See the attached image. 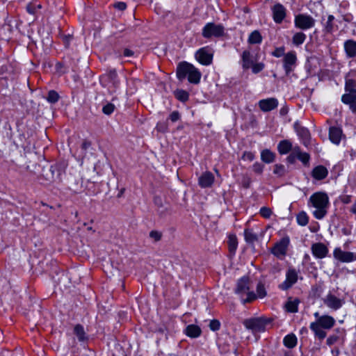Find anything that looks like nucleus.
I'll return each mask as SVG.
<instances>
[{
  "label": "nucleus",
  "mask_w": 356,
  "mask_h": 356,
  "mask_svg": "<svg viewBox=\"0 0 356 356\" xmlns=\"http://www.w3.org/2000/svg\"><path fill=\"white\" fill-rule=\"evenodd\" d=\"M177 76L179 80H183L188 76L189 82L197 84L200 81L201 73L192 64L187 62H181L177 66Z\"/></svg>",
  "instance_id": "obj_1"
},
{
  "label": "nucleus",
  "mask_w": 356,
  "mask_h": 356,
  "mask_svg": "<svg viewBox=\"0 0 356 356\" xmlns=\"http://www.w3.org/2000/svg\"><path fill=\"white\" fill-rule=\"evenodd\" d=\"M309 200L316 208L313 212L314 216L318 220L323 218L327 213L329 204L327 194L321 192L315 193L310 197Z\"/></svg>",
  "instance_id": "obj_2"
},
{
  "label": "nucleus",
  "mask_w": 356,
  "mask_h": 356,
  "mask_svg": "<svg viewBox=\"0 0 356 356\" xmlns=\"http://www.w3.org/2000/svg\"><path fill=\"white\" fill-rule=\"evenodd\" d=\"M235 293L239 296L243 304L250 302L257 298L254 292L250 290V280L248 277H243L238 280Z\"/></svg>",
  "instance_id": "obj_3"
},
{
  "label": "nucleus",
  "mask_w": 356,
  "mask_h": 356,
  "mask_svg": "<svg viewBox=\"0 0 356 356\" xmlns=\"http://www.w3.org/2000/svg\"><path fill=\"white\" fill-rule=\"evenodd\" d=\"M225 27L222 24L209 22L202 29V35L204 38H219L224 35Z\"/></svg>",
  "instance_id": "obj_4"
},
{
  "label": "nucleus",
  "mask_w": 356,
  "mask_h": 356,
  "mask_svg": "<svg viewBox=\"0 0 356 356\" xmlns=\"http://www.w3.org/2000/svg\"><path fill=\"white\" fill-rule=\"evenodd\" d=\"M213 51L209 47L198 49L195 54V59L203 65H209L212 63Z\"/></svg>",
  "instance_id": "obj_5"
},
{
  "label": "nucleus",
  "mask_w": 356,
  "mask_h": 356,
  "mask_svg": "<svg viewBox=\"0 0 356 356\" xmlns=\"http://www.w3.org/2000/svg\"><path fill=\"white\" fill-rule=\"evenodd\" d=\"M269 321L264 318H254L247 319L244 321V325L246 328L251 330L254 332H262L265 330L266 325Z\"/></svg>",
  "instance_id": "obj_6"
},
{
  "label": "nucleus",
  "mask_w": 356,
  "mask_h": 356,
  "mask_svg": "<svg viewBox=\"0 0 356 356\" xmlns=\"http://www.w3.org/2000/svg\"><path fill=\"white\" fill-rule=\"evenodd\" d=\"M315 20L309 15H298L295 18V24L301 29H308L314 26Z\"/></svg>",
  "instance_id": "obj_7"
},
{
  "label": "nucleus",
  "mask_w": 356,
  "mask_h": 356,
  "mask_svg": "<svg viewBox=\"0 0 356 356\" xmlns=\"http://www.w3.org/2000/svg\"><path fill=\"white\" fill-rule=\"evenodd\" d=\"M289 238L284 237L274 245L272 253L277 257H283L286 254L287 248L289 245Z\"/></svg>",
  "instance_id": "obj_8"
},
{
  "label": "nucleus",
  "mask_w": 356,
  "mask_h": 356,
  "mask_svg": "<svg viewBox=\"0 0 356 356\" xmlns=\"http://www.w3.org/2000/svg\"><path fill=\"white\" fill-rule=\"evenodd\" d=\"M298 280V273L295 269H289L286 275V280L280 285L282 290H287Z\"/></svg>",
  "instance_id": "obj_9"
},
{
  "label": "nucleus",
  "mask_w": 356,
  "mask_h": 356,
  "mask_svg": "<svg viewBox=\"0 0 356 356\" xmlns=\"http://www.w3.org/2000/svg\"><path fill=\"white\" fill-rule=\"evenodd\" d=\"M334 257L335 259L342 262H351L356 260V254L351 252H344L339 248L334 250Z\"/></svg>",
  "instance_id": "obj_10"
},
{
  "label": "nucleus",
  "mask_w": 356,
  "mask_h": 356,
  "mask_svg": "<svg viewBox=\"0 0 356 356\" xmlns=\"http://www.w3.org/2000/svg\"><path fill=\"white\" fill-rule=\"evenodd\" d=\"M323 302L329 308L332 309L334 310H337L341 307L343 301V300L338 298L333 294L328 293L323 299Z\"/></svg>",
  "instance_id": "obj_11"
},
{
  "label": "nucleus",
  "mask_w": 356,
  "mask_h": 356,
  "mask_svg": "<svg viewBox=\"0 0 356 356\" xmlns=\"http://www.w3.org/2000/svg\"><path fill=\"white\" fill-rule=\"evenodd\" d=\"M258 104L262 111L268 112L277 107L278 101L275 98H268L260 100Z\"/></svg>",
  "instance_id": "obj_12"
},
{
  "label": "nucleus",
  "mask_w": 356,
  "mask_h": 356,
  "mask_svg": "<svg viewBox=\"0 0 356 356\" xmlns=\"http://www.w3.org/2000/svg\"><path fill=\"white\" fill-rule=\"evenodd\" d=\"M296 60V54L293 51L288 52L284 55L283 60L284 68L286 74H289L292 71L293 66L295 65Z\"/></svg>",
  "instance_id": "obj_13"
},
{
  "label": "nucleus",
  "mask_w": 356,
  "mask_h": 356,
  "mask_svg": "<svg viewBox=\"0 0 356 356\" xmlns=\"http://www.w3.org/2000/svg\"><path fill=\"white\" fill-rule=\"evenodd\" d=\"M273 19L276 23H281L286 16V9L280 3H276L272 8Z\"/></svg>",
  "instance_id": "obj_14"
},
{
  "label": "nucleus",
  "mask_w": 356,
  "mask_h": 356,
  "mask_svg": "<svg viewBox=\"0 0 356 356\" xmlns=\"http://www.w3.org/2000/svg\"><path fill=\"white\" fill-rule=\"evenodd\" d=\"M314 323H316L318 325L319 327L329 330L332 328L334 323L335 320L333 317L328 316V315H323L318 318L316 321L314 322Z\"/></svg>",
  "instance_id": "obj_15"
},
{
  "label": "nucleus",
  "mask_w": 356,
  "mask_h": 356,
  "mask_svg": "<svg viewBox=\"0 0 356 356\" xmlns=\"http://www.w3.org/2000/svg\"><path fill=\"white\" fill-rule=\"evenodd\" d=\"M312 251L316 257L322 259L326 257L328 249L323 243H316L312 245Z\"/></svg>",
  "instance_id": "obj_16"
},
{
  "label": "nucleus",
  "mask_w": 356,
  "mask_h": 356,
  "mask_svg": "<svg viewBox=\"0 0 356 356\" xmlns=\"http://www.w3.org/2000/svg\"><path fill=\"white\" fill-rule=\"evenodd\" d=\"M341 102L349 105L350 109L356 113V94L346 92L341 97Z\"/></svg>",
  "instance_id": "obj_17"
},
{
  "label": "nucleus",
  "mask_w": 356,
  "mask_h": 356,
  "mask_svg": "<svg viewBox=\"0 0 356 356\" xmlns=\"http://www.w3.org/2000/svg\"><path fill=\"white\" fill-rule=\"evenodd\" d=\"M214 181V177L210 172H204L198 179L199 184L202 188L210 187Z\"/></svg>",
  "instance_id": "obj_18"
},
{
  "label": "nucleus",
  "mask_w": 356,
  "mask_h": 356,
  "mask_svg": "<svg viewBox=\"0 0 356 356\" xmlns=\"http://www.w3.org/2000/svg\"><path fill=\"white\" fill-rule=\"evenodd\" d=\"M341 135L342 131L341 129L335 127L330 128L329 138L333 143L338 145L341 141Z\"/></svg>",
  "instance_id": "obj_19"
},
{
  "label": "nucleus",
  "mask_w": 356,
  "mask_h": 356,
  "mask_svg": "<svg viewBox=\"0 0 356 356\" xmlns=\"http://www.w3.org/2000/svg\"><path fill=\"white\" fill-rule=\"evenodd\" d=\"M344 49L348 58L356 56V42L353 40H348L344 42Z\"/></svg>",
  "instance_id": "obj_20"
},
{
  "label": "nucleus",
  "mask_w": 356,
  "mask_h": 356,
  "mask_svg": "<svg viewBox=\"0 0 356 356\" xmlns=\"http://www.w3.org/2000/svg\"><path fill=\"white\" fill-rule=\"evenodd\" d=\"M184 332L189 337L197 338L201 334L202 331L199 326L191 324L186 327Z\"/></svg>",
  "instance_id": "obj_21"
},
{
  "label": "nucleus",
  "mask_w": 356,
  "mask_h": 356,
  "mask_svg": "<svg viewBox=\"0 0 356 356\" xmlns=\"http://www.w3.org/2000/svg\"><path fill=\"white\" fill-rule=\"evenodd\" d=\"M242 66L243 69H249L250 66L254 63L253 57L251 56L250 52L245 50L242 54Z\"/></svg>",
  "instance_id": "obj_22"
},
{
  "label": "nucleus",
  "mask_w": 356,
  "mask_h": 356,
  "mask_svg": "<svg viewBox=\"0 0 356 356\" xmlns=\"http://www.w3.org/2000/svg\"><path fill=\"white\" fill-rule=\"evenodd\" d=\"M327 175V170L323 165H318L312 170V176L314 179L321 180Z\"/></svg>",
  "instance_id": "obj_23"
},
{
  "label": "nucleus",
  "mask_w": 356,
  "mask_h": 356,
  "mask_svg": "<svg viewBox=\"0 0 356 356\" xmlns=\"http://www.w3.org/2000/svg\"><path fill=\"white\" fill-rule=\"evenodd\" d=\"M297 133L301 138L304 145L307 146L309 144L311 136L309 130L305 127H300L298 129Z\"/></svg>",
  "instance_id": "obj_24"
},
{
  "label": "nucleus",
  "mask_w": 356,
  "mask_h": 356,
  "mask_svg": "<svg viewBox=\"0 0 356 356\" xmlns=\"http://www.w3.org/2000/svg\"><path fill=\"white\" fill-rule=\"evenodd\" d=\"M277 149L280 154H286L291 150L292 144L289 140H284L279 143Z\"/></svg>",
  "instance_id": "obj_25"
},
{
  "label": "nucleus",
  "mask_w": 356,
  "mask_h": 356,
  "mask_svg": "<svg viewBox=\"0 0 356 356\" xmlns=\"http://www.w3.org/2000/svg\"><path fill=\"white\" fill-rule=\"evenodd\" d=\"M309 327L314 332L315 336L319 339L322 340L325 338L326 332L316 323H312Z\"/></svg>",
  "instance_id": "obj_26"
},
{
  "label": "nucleus",
  "mask_w": 356,
  "mask_h": 356,
  "mask_svg": "<svg viewBox=\"0 0 356 356\" xmlns=\"http://www.w3.org/2000/svg\"><path fill=\"white\" fill-rule=\"evenodd\" d=\"M275 157V154L268 149L263 150L261 153V159L266 163H273Z\"/></svg>",
  "instance_id": "obj_27"
},
{
  "label": "nucleus",
  "mask_w": 356,
  "mask_h": 356,
  "mask_svg": "<svg viewBox=\"0 0 356 356\" xmlns=\"http://www.w3.org/2000/svg\"><path fill=\"white\" fill-rule=\"evenodd\" d=\"M284 344L289 348H294L297 344V338L293 334L286 335L284 339Z\"/></svg>",
  "instance_id": "obj_28"
},
{
  "label": "nucleus",
  "mask_w": 356,
  "mask_h": 356,
  "mask_svg": "<svg viewBox=\"0 0 356 356\" xmlns=\"http://www.w3.org/2000/svg\"><path fill=\"white\" fill-rule=\"evenodd\" d=\"M245 240L248 243H254L258 241V236L251 229H245L244 231Z\"/></svg>",
  "instance_id": "obj_29"
},
{
  "label": "nucleus",
  "mask_w": 356,
  "mask_h": 356,
  "mask_svg": "<svg viewBox=\"0 0 356 356\" xmlns=\"http://www.w3.org/2000/svg\"><path fill=\"white\" fill-rule=\"evenodd\" d=\"M299 304V300L296 299L292 300L291 298L287 301L285 305V307L287 312L291 313H296L298 312V305Z\"/></svg>",
  "instance_id": "obj_30"
},
{
  "label": "nucleus",
  "mask_w": 356,
  "mask_h": 356,
  "mask_svg": "<svg viewBox=\"0 0 356 356\" xmlns=\"http://www.w3.org/2000/svg\"><path fill=\"white\" fill-rule=\"evenodd\" d=\"M345 91L346 92L356 94V81L351 79H346Z\"/></svg>",
  "instance_id": "obj_31"
},
{
  "label": "nucleus",
  "mask_w": 356,
  "mask_h": 356,
  "mask_svg": "<svg viewBox=\"0 0 356 356\" xmlns=\"http://www.w3.org/2000/svg\"><path fill=\"white\" fill-rule=\"evenodd\" d=\"M334 17L332 15L327 17V22L324 24V31L325 33H331L334 29Z\"/></svg>",
  "instance_id": "obj_32"
},
{
  "label": "nucleus",
  "mask_w": 356,
  "mask_h": 356,
  "mask_svg": "<svg viewBox=\"0 0 356 356\" xmlns=\"http://www.w3.org/2000/svg\"><path fill=\"white\" fill-rule=\"evenodd\" d=\"M262 37L257 31L252 32L248 38V42L250 44H259L261 42Z\"/></svg>",
  "instance_id": "obj_33"
},
{
  "label": "nucleus",
  "mask_w": 356,
  "mask_h": 356,
  "mask_svg": "<svg viewBox=\"0 0 356 356\" xmlns=\"http://www.w3.org/2000/svg\"><path fill=\"white\" fill-rule=\"evenodd\" d=\"M74 333L80 341H84L86 338L83 327L79 324L75 325L74 328Z\"/></svg>",
  "instance_id": "obj_34"
},
{
  "label": "nucleus",
  "mask_w": 356,
  "mask_h": 356,
  "mask_svg": "<svg viewBox=\"0 0 356 356\" xmlns=\"http://www.w3.org/2000/svg\"><path fill=\"white\" fill-rule=\"evenodd\" d=\"M238 245V241L235 235H230L228 240V246L230 252L234 253Z\"/></svg>",
  "instance_id": "obj_35"
},
{
  "label": "nucleus",
  "mask_w": 356,
  "mask_h": 356,
  "mask_svg": "<svg viewBox=\"0 0 356 356\" xmlns=\"http://www.w3.org/2000/svg\"><path fill=\"white\" fill-rule=\"evenodd\" d=\"M306 39V35L302 32L296 33L293 37V43L295 45L302 44Z\"/></svg>",
  "instance_id": "obj_36"
},
{
  "label": "nucleus",
  "mask_w": 356,
  "mask_h": 356,
  "mask_svg": "<svg viewBox=\"0 0 356 356\" xmlns=\"http://www.w3.org/2000/svg\"><path fill=\"white\" fill-rule=\"evenodd\" d=\"M298 223L301 226H305L309 221L307 213L304 211L299 213L296 217Z\"/></svg>",
  "instance_id": "obj_37"
},
{
  "label": "nucleus",
  "mask_w": 356,
  "mask_h": 356,
  "mask_svg": "<svg viewBox=\"0 0 356 356\" xmlns=\"http://www.w3.org/2000/svg\"><path fill=\"white\" fill-rule=\"evenodd\" d=\"M175 97L180 101L184 102L188 99V93L183 90H177L175 92Z\"/></svg>",
  "instance_id": "obj_38"
},
{
  "label": "nucleus",
  "mask_w": 356,
  "mask_h": 356,
  "mask_svg": "<svg viewBox=\"0 0 356 356\" xmlns=\"http://www.w3.org/2000/svg\"><path fill=\"white\" fill-rule=\"evenodd\" d=\"M257 298H263L266 296V291L265 289L264 285L259 282L257 286Z\"/></svg>",
  "instance_id": "obj_39"
},
{
  "label": "nucleus",
  "mask_w": 356,
  "mask_h": 356,
  "mask_svg": "<svg viewBox=\"0 0 356 356\" xmlns=\"http://www.w3.org/2000/svg\"><path fill=\"white\" fill-rule=\"evenodd\" d=\"M58 99H59V95L56 91L51 90L48 92V95L47 97V100L49 102H50L51 104L56 103L58 102Z\"/></svg>",
  "instance_id": "obj_40"
},
{
  "label": "nucleus",
  "mask_w": 356,
  "mask_h": 356,
  "mask_svg": "<svg viewBox=\"0 0 356 356\" xmlns=\"http://www.w3.org/2000/svg\"><path fill=\"white\" fill-rule=\"evenodd\" d=\"M45 176L47 177V179L49 181H54L57 179H59V173H57L56 177L54 175V170H53V168L51 167L50 169L47 170Z\"/></svg>",
  "instance_id": "obj_41"
},
{
  "label": "nucleus",
  "mask_w": 356,
  "mask_h": 356,
  "mask_svg": "<svg viewBox=\"0 0 356 356\" xmlns=\"http://www.w3.org/2000/svg\"><path fill=\"white\" fill-rule=\"evenodd\" d=\"M115 106L113 104L108 102L102 108V112L107 115H111L115 110Z\"/></svg>",
  "instance_id": "obj_42"
},
{
  "label": "nucleus",
  "mask_w": 356,
  "mask_h": 356,
  "mask_svg": "<svg viewBox=\"0 0 356 356\" xmlns=\"http://www.w3.org/2000/svg\"><path fill=\"white\" fill-rule=\"evenodd\" d=\"M265 65L263 63H253V65L250 66L252 71L254 74H257L262 71Z\"/></svg>",
  "instance_id": "obj_43"
},
{
  "label": "nucleus",
  "mask_w": 356,
  "mask_h": 356,
  "mask_svg": "<svg viewBox=\"0 0 356 356\" xmlns=\"http://www.w3.org/2000/svg\"><path fill=\"white\" fill-rule=\"evenodd\" d=\"M41 8L40 4H35L33 3H29L26 6V10L30 14L36 13L38 9Z\"/></svg>",
  "instance_id": "obj_44"
},
{
  "label": "nucleus",
  "mask_w": 356,
  "mask_h": 356,
  "mask_svg": "<svg viewBox=\"0 0 356 356\" xmlns=\"http://www.w3.org/2000/svg\"><path fill=\"white\" fill-rule=\"evenodd\" d=\"M273 172L280 177L283 176L285 173V168L283 165L276 164L275 165Z\"/></svg>",
  "instance_id": "obj_45"
},
{
  "label": "nucleus",
  "mask_w": 356,
  "mask_h": 356,
  "mask_svg": "<svg viewBox=\"0 0 356 356\" xmlns=\"http://www.w3.org/2000/svg\"><path fill=\"white\" fill-rule=\"evenodd\" d=\"M261 216L265 218H268L272 214V210L268 207H262L259 211Z\"/></svg>",
  "instance_id": "obj_46"
},
{
  "label": "nucleus",
  "mask_w": 356,
  "mask_h": 356,
  "mask_svg": "<svg viewBox=\"0 0 356 356\" xmlns=\"http://www.w3.org/2000/svg\"><path fill=\"white\" fill-rule=\"evenodd\" d=\"M309 154L306 152H301L297 156V159L301 161L304 164H307L309 161Z\"/></svg>",
  "instance_id": "obj_47"
},
{
  "label": "nucleus",
  "mask_w": 356,
  "mask_h": 356,
  "mask_svg": "<svg viewBox=\"0 0 356 356\" xmlns=\"http://www.w3.org/2000/svg\"><path fill=\"white\" fill-rule=\"evenodd\" d=\"M149 237L155 241H159L161 239L162 234L160 232L152 230L149 232Z\"/></svg>",
  "instance_id": "obj_48"
},
{
  "label": "nucleus",
  "mask_w": 356,
  "mask_h": 356,
  "mask_svg": "<svg viewBox=\"0 0 356 356\" xmlns=\"http://www.w3.org/2000/svg\"><path fill=\"white\" fill-rule=\"evenodd\" d=\"M220 323L218 320H211L209 323V328L213 331H217L220 329Z\"/></svg>",
  "instance_id": "obj_49"
},
{
  "label": "nucleus",
  "mask_w": 356,
  "mask_h": 356,
  "mask_svg": "<svg viewBox=\"0 0 356 356\" xmlns=\"http://www.w3.org/2000/svg\"><path fill=\"white\" fill-rule=\"evenodd\" d=\"M253 171L257 174H261L264 169V165L259 163H255L252 165Z\"/></svg>",
  "instance_id": "obj_50"
},
{
  "label": "nucleus",
  "mask_w": 356,
  "mask_h": 356,
  "mask_svg": "<svg viewBox=\"0 0 356 356\" xmlns=\"http://www.w3.org/2000/svg\"><path fill=\"white\" fill-rule=\"evenodd\" d=\"M273 55L277 58L281 57L284 54V47H280L277 48L273 52Z\"/></svg>",
  "instance_id": "obj_51"
},
{
  "label": "nucleus",
  "mask_w": 356,
  "mask_h": 356,
  "mask_svg": "<svg viewBox=\"0 0 356 356\" xmlns=\"http://www.w3.org/2000/svg\"><path fill=\"white\" fill-rule=\"evenodd\" d=\"M180 118L179 113L177 111H173L169 116L170 120L175 122H177Z\"/></svg>",
  "instance_id": "obj_52"
},
{
  "label": "nucleus",
  "mask_w": 356,
  "mask_h": 356,
  "mask_svg": "<svg viewBox=\"0 0 356 356\" xmlns=\"http://www.w3.org/2000/svg\"><path fill=\"white\" fill-rule=\"evenodd\" d=\"M243 159L251 161L254 159V155L250 152H245L243 155Z\"/></svg>",
  "instance_id": "obj_53"
},
{
  "label": "nucleus",
  "mask_w": 356,
  "mask_h": 356,
  "mask_svg": "<svg viewBox=\"0 0 356 356\" xmlns=\"http://www.w3.org/2000/svg\"><path fill=\"white\" fill-rule=\"evenodd\" d=\"M338 339H339V337L336 335L330 336L327 339V343L329 346H331V345L334 344V343H336Z\"/></svg>",
  "instance_id": "obj_54"
},
{
  "label": "nucleus",
  "mask_w": 356,
  "mask_h": 356,
  "mask_svg": "<svg viewBox=\"0 0 356 356\" xmlns=\"http://www.w3.org/2000/svg\"><path fill=\"white\" fill-rule=\"evenodd\" d=\"M114 6L120 10H124L127 8V5L124 2H118L114 5Z\"/></svg>",
  "instance_id": "obj_55"
},
{
  "label": "nucleus",
  "mask_w": 356,
  "mask_h": 356,
  "mask_svg": "<svg viewBox=\"0 0 356 356\" xmlns=\"http://www.w3.org/2000/svg\"><path fill=\"white\" fill-rule=\"evenodd\" d=\"M115 350H116L118 353H113V356H120L123 355V351L122 350V348L120 345L115 344L114 346Z\"/></svg>",
  "instance_id": "obj_56"
},
{
  "label": "nucleus",
  "mask_w": 356,
  "mask_h": 356,
  "mask_svg": "<svg viewBox=\"0 0 356 356\" xmlns=\"http://www.w3.org/2000/svg\"><path fill=\"white\" fill-rule=\"evenodd\" d=\"M297 159V156L294 155V154H291L288 157H287V161L290 163H293L295 162L296 159Z\"/></svg>",
  "instance_id": "obj_57"
},
{
  "label": "nucleus",
  "mask_w": 356,
  "mask_h": 356,
  "mask_svg": "<svg viewBox=\"0 0 356 356\" xmlns=\"http://www.w3.org/2000/svg\"><path fill=\"white\" fill-rule=\"evenodd\" d=\"M341 200L343 204H348L351 201V197L350 195H344L341 198Z\"/></svg>",
  "instance_id": "obj_58"
},
{
  "label": "nucleus",
  "mask_w": 356,
  "mask_h": 356,
  "mask_svg": "<svg viewBox=\"0 0 356 356\" xmlns=\"http://www.w3.org/2000/svg\"><path fill=\"white\" fill-rule=\"evenodd\" d=\"M117 72L115 70H111L108 73V76L111 80H115L117 78Z\"/></svg>",
  "instance_id": "obj_59"
},
{
  "label": "nucleus",
  "mask_w": 356,
  "mask_h": 356,
  "mask_svg": "<svg viewBox=\"0 0 356 356\" xmlns=\"http://www.w3.org/2000/svg\"><path fill=\"white\" fill-rule=\"evenodd\" d=\"M123 54L126 57L132 56L134 55V51L129 49H124Z\"/></svg>",
  "instance_id": "obj_60"
},
{
  "label": "nucleus",
  "mask_w": 356,
  "mask_h": 356,
  "mask_svg": "<svg viewBox=\"0 0 356 356\" xmlns=\"http://www.w3.org/2000/svg\"><path fill=\"white\" fill-rule=\"evenodd\" d=\"M250 182L251 181L249 177H246L243 178V184L245 188H248L250 186Z\"/></svg>",
  "instance_id": "obj_61"
},
{
  "label": "nucleus",
  "mask_w": 356,
  "mask_h": 356,
  "mask_svg": "<svg viewBox=\"0 0 356 356\" xmlns=\"http://www.w3.org/2000/svg\"><path fill=\"white\" fill-rule=\"evenodd\" d=\"M291 150H292V154H294V155H296V156H298L299 154H300L302 152L298 146L292 147Z\"/></svg>",
  "instance_id": "obj_62"
},
{
  "label": "nucleus",
  "mask_w": 356,
  "mask_h": 356,
  "mask_svg": "<svg viewBox=\"0 0 356 356\" xmlns=\"http://www.w3.org/2000/svg\"><path fill=\"white\" fill-rule=\"evenodd\" d=\"M90 146V143L88 141H86V140L83 141L81 145V147L83 149H88Z\"/></svg>",
  "instance_id": "obj_63"
},
{
  "label": "nucleus",
  "mask_w": 356,
  "mask_h": 356,
  "mask_svg": "<svg viewBox=\"0 0 356 356\" xmlns=\"http://www.w3.org/2000/svg\"><path fill=\"white\" fill-rule=\"evenodd\" d=\"M350 211L353 213V214H356V200H355V203L352 205V207H350Z\"/></svg>",
  "instance_id": "obj_64"
}]
</instances>
